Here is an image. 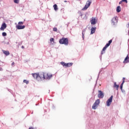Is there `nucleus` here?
I'll return each instance as SVG.
<instances>
[{
    "label": "nucleus",
    "instance_id": "f257e3e1",
    "mask_svg": "<svg viewBox=\"0 0 129 129\" xmlns=\"http://www.w3.org/2000/svg\"><path fill=\"white\" fill-rule=\"evenodd\" d=\"M32 76L35 78L37 81H41L42 79H44L45 74L44 73H39L38 74H32Z\"/></svg>",
    "mask_w": 129,
    "mask_h": 129
},
{
    "label": "nucleus",
    "instance_id": "f03ea898",
    "mask_svg": "<svg viewBox=\"0 0 129 129\" xmlns=\"http://www.w3.org/2000/svg\"><path fill=\"white\" fill-rule=\"evenodd\" d=\"M111 43H112V40H110L109 41H108V43H107L105 46L103 47L102 51H101V55L104 54L105 53V50H106V48L108 47H109V46H110V44H111Z\"/></svg>",
    "mask_w": 129,
    "mask_h": 129
},
{
    "label": "nucleus",
    "instance_id": "7ed1b4c3",
    "mask_svg": "<svg viewBox=\"0 0 129 129\" xmlns=\"http://www.w3.org/2000/svg\"><path fill=\"white\" fill-rule=\"evenodd\" d=\"M59 43L60 44H63L64 45L67 46L69 43L68 38H62L59 40Z\"/></svg>",
    "mask_w": 129,
    "mask_h": 129
},
{
    "label": "nucleus",
    "instance_id": "20e7f679",
    "mask_svg": "<svg viewBox=\"0 0 129 129\" xmlns=\"http://www.w3.org/2000/svg\"><path fill=\"white\" fill-rule=\"evenodd\" d=\"M99 103H100V99H97L94 104L93 105L92 108L93 109H96L97 108V107L98 105H99Z\"/></svg>",
    "mask_w": 129,
    "mask_h": 129
},
{
    "label": "nucleus",
    "instance_id": "39448f33",
    "mask_svg": "<svg viewBox=\"0 0 129 129\" xmlns=\"http://www.w3.org/2000/svg\"><path fill=\"white\" fill-rule=\"evenodd\" d=\"M60 63L61 64V65H62V66L63 67H66V68H68V67H71V66H72V65H73V63L72 62H69V63H65L64 62L61 61L60 62Z\"/></svg>",
    "mask_w": 129,
    "mask_h": 129
},
{
    "label": "nucleus",
    "instance_id": "423d86ee",
    "mask_svg": "<svg viewBox=\"0 0 129 129\" xmlns=\"http://www.w3.org/2000/svg\"><path fill=\"white\" fill-rule=\"evenodd\" d=\"M91 5V0H89L87 1L86 5L85 6L83 10H87V9H88V8L90 7Z\"/></svg>",
    "mask_w": 129,
    "mask_h": 129
},
{
    "label": "nucleus",
    "instance_id": "0eeeda50",
    "mask_svg": "<svg viewBox=\"0 0 129 129\" xmlns=\"http://www.w3.org/2000/svg\"><path fill=\"white\" fill-rule=\"evenodd\" d=\"M112 98H113V96H111L106 101L107 106H110L111 102H112Z\"/></svg>",
    "mask_w": 129,
    "mask_h": 129
},
{
    "label": "nucleus",
    "instance_id": "6e6552de",
    "mask_svg": "<svg viewBox=\"0 0 129 129\" xmlns=\"http://www.w3.org/2000/svg\"><path fill=\"white\" fill-rule=\"evenodd\" d=\"M53 76L51 74H44V79H47L48 80L51 79V77Z\"/></svg>",
    "mask_w": 129,
    "mask_h": 129
},
{
    "label": "nucleus",
    "instance_id": "1a4fd4ad",
    "mask_svg": "<svg viewBox=\"0 0 129 129\" xmlns=\"http://www.w3.org/2000/svg\"><path fill=\"white\" fill-rule=\"evenodd\" d=\"M116 17H113L112 20H111V24L112 25H116V23H117V19H116Z\"/></svg>",
    "mask_w": 129,
    "mask_h": 129
},
{
    "label": "nucleus",
    "instance_id": "9d476101",
    "mask_svg": "<svg viewBox=\"0 0 129 129\" xmlns=\"http://www.w3.org/2000/svg\"><path fill=\"white\" fill-rule=\"evenodd\" d=\"M99 94H98V97L99 98H103L104 95L103 93L101 90L98 91Z\"/></svg>",
    "mask_w": 129,
    "mask_h": 129
},
{
    "label": "nucleus",
    "instance_id": "9b49d317",
    "mask_svg": "<svg viewBox=\"0 0 129 129\" xmlns=\"http://www.w3.org/2000/svg\"><path fill=\"white\" fill-rule=\"evenodd\" d=\"M5 29H7V24L4 23L2 25L1 27L0 28V30L1 31H5Z\"/></svg>",
    "mask_w": 129,
    "mask_h": 129
},
{
    "label": "nucleus",
    "instance_id": "f8f14e48",
    "mask_svg": "<svg viewBox=\"0 0 129 129\" xmlns=\"http://www.w3.org/2000/svg\"><path fill=\"white\" fill-rule=\"evenodd\" d=\"M96 23H97V20L95 18L93 17L91 20V25H95Z\"/></svg>",
    "mask_w": 129,
    "mask_h": 129
},
{
    "label": "nucleus",
    "instance_id": "ddd939ff",
    "mask_svg": "<svg viewBox=\"0 0 129 129\" xmlns=\"http://www.w3.org/2000/svg\"><path fill=\"white\" fill-rule=\"evenodd\" d=\"M123 63L124 64H126L127 63H129V57L128 54L127 55V56L125 57L124 60L123 61Z\"/></svg>",
    "mask_w": 129,
    "mask_h": 129
},
{
    "label": "nucleus",
    "instance_id": "4468645a",
    "mask_svg": "<svg viewBox=\"0 0 129 129\" xmlns=\"http://www.w3.org/2000/svg\"><path fill=\"white\" fill-rule=\"evenodd\" d=\"M16 28L18 30H23V29H25V26L24 25L21 26V25H17Z\"/></svg>",
    "mask_w": 129,
    "mask_h": 129
},
{
    "label": "nucleus",
    "instance_id": "2eb2a0df",
    "mask_svg": "<svg viewBox=\"0 0 129 129\" xmlns=\"http://www.w3.org/2000/svg\"><path fill=\"white\" fill-rule=\"evenodd\" d=\"M2 52H3L4 54H5L6 56H9V55H10V51H9V50H5L3 49Z\"/></svg>",
    "mask_w": 129,
    "mask_h": 129
},
{
    "label": "nucleus",
    "instance_id": "dca6fc26",
    "mask_svg": "<svg viewBox=\"0 0 129 129\" xmlns=\"http://www.w3.org/2000/svg\"><path fill=\"white\" fill-rule=\"evenodd\" d=\"M95 31H96V27H92L91 29V35H93L95 33Z\"/></svg>",
    "mask_w": 129,
    "mask_h": 129
},
{
    "label": "nucleus",
    "instance_id": "f3484780",
    "mask_svg": "<svg viewBox=\"0 0 129 129\" xmlns=\"http://www.w3.org/2000/svg\"><path fill=\"white\" fill-rule=\"evenodd\" d=\"M114 87L116 88V90H118V88L119 87V85H116V82L114 83Z\"/></svg>",
    "mask_w": 129,
    "mask_h": 129
},
{
    "label": "nucleus",
    "instance_id": "a211bd4d",
    "mask_svg": "<svg viewBox=\"0 0 129 129\" xmlns=\"http://www.w3.org/2000/svg\"><path fill=\"white\" fill-rule=\"evenodd\" d=\"M120 11H121V8H120V6H118L116 8L117 13H120Z\"/></svg>",
    "mask_w": 129,
    "mask_h": 129
},
{
    "label": "nucleus",
    "instance_id": "6ab92c4d",
    "mask_svg": "<svg viewBox=\"0 0 129 129\" xmlns=\"http://www.w3.org/2000/svg\"><path fill=\"white\" fill-rule=\"evenodd\" d=\"M53 8H54V11H57L58 10V7L57 6V5H56V4L53 5Z\"/></svg>",
    "mask_w": 129,
    "mask_h": 129
},
{
    "label": "nucleus",
    "instance_id": "aec40b11",
    "mask_svg": "<svg viewBox=\"0 0 129 129\" xmlns=\"http://www.w3.org/2000/svg\"><path fill=\"white\" fill-rule=\"evenodd\" d=\"M24 83H26V84H29V81L26 80H24L23 81Z\"/></svg>",
    "mask_w": 129,
    "mask_h": 129
},
{
    "label": "nucleus",
    "instance_id": "412c9836",
    "mask_svg": "<svg viewBox=\"0 0 129 129\" xmlns=\"http://www.w3.org/2000/svg\"><path fill=\"white\" fill-rule=\"evenodd\" d=\"M2 36H3V37H6V36H7V33H6V32H3V33H2Z\"/></svg>",
    "mask_w": 129,
    "mask_h": 129
},
{
    "label": "nucleus",
    "instance_id": "4be33fe9",
    "mask_svg": "<svg viewBox=\"0 0 129 129\" xmlns=\"http://www.w3.org/2000/svg\"><path fill=\"white\" fill-rule=\"evenodd\" d=\"M19 2H20V0H14V3L15 4H19Z\"/></svg>",
    "mask_w": 129,
    "mask_h": 129
},
{
    "label": "nucleus",
    "instance_id": "5701e85b",
    "mask_svg": "<svg viewBox=\"0 0 129 129\" xmlns=\"http://www.w3.org/2000/svg\"><path fill=\"white\" fill-rule=\"evenodd\" d=\"M57 30L58 29L56 27L53 28V31H54V32H57Z\"/></svg>",
    "mask_w": 129,
    "mask_h": 129
},
{
    "label": "nucleus",
    "instance_id": "b1692460",
    "mask_svg": "<svg viewBox=\"0 0 129 129\" xmlns=\"http://www.w3.org/2000/svg\"><path fill=\"white\" fill-rule=\"evenodd\" d=\"M121 92H122L123 93V94H125V90L122 89L121 90Z\"/></svg>",
    "mask_w": 129,
    "mask_h": 129
},
{
    "label": "nucleus",
    "instance_id": "393cba45",
    "mask_svg": "<svg viewBox=\"0 0 129 129\" xmlns=\"http://www.w3.org/2000/svg\"><path fill=\"white\" fill-rule=\"evenodd\" d=\"M50 41L51 42H54V38H51L50 39Z\"/></svg>",
    "mask_w": 129,
    "mask_h": 129
},
{
    "label": "nucleus",
    "instance_id": "a878e982",
    "mask_svg": "<svg viewBox=\"0 0 129 129\" xmlns=\"http://www.w3.org/2000/svg\"><path fill=\"white\" fill-rule=\"evenodd\" d=\"M23 24H24V23L23 22H19L18 23V25H23Z\"/></svg>",
    "mask_w": 129,
    "mask_h": 129
},
{
    "label": "nucleus",
    "instance_id": "bb28decb",
    "mask_svg": "<svg viewBox=\"0 0 129 129\" xmlns=\"http://www.w3.org/2000/svg\"><path fill=\"white\" fill-rule=\"evenodd\" d=\"M124 2L126 4H127V0H122V2Z\"/></svg>",
    "mask_w": 129,
    "mask_h": 129
},
{
    "label": "nucleus",
    "instance_id": "cd10ccee",
    "mask_svg": "<svg viewBox=\"0 0 129 129\" xmlns=\"http://www.w3.org/2000/svg\"><path fill=\"white\" fill-rule=\"evenodd\" d=\"M84 35H85V34L83 33V32H82V38H83V40H84Z\"/></svg>",
    "mask_w": 129,
    "mask_h": 129
},
{
    "label": "nucleus",
    "instance_id": "c85d7f7f",
    "mask_svg": "<svg viewBox=\"0 0 129 129\" xmlns=\"http://www.w3.org/2000/svg\"><path fill=\"white\" fill-rule=\"evenodd\" d=\"M123 86V85H121L120 86V89L121 90V89H122V87Z\"/></svg>",
    "mask_w": 129,
    "mask_h": 129
},
{
    "label": "nucleus",
    "instance_id": "c756f323",
    "mask_svg": "<svg viewBox=\"0 0 129 129\" xmlns=\"http://www.w3.org/2000/svg\"><path fill=\"white\" fill-rule=\"evenodd\" d=\"M82 33H83V34H85V29L83 30Z\"/></svg>",
    "mask_w": 129,
    "mask_h": 129
},
{
    "label": "nucleus",
    "instance_id": "7c9ffc66",
    "mask_svg": "<svg viewBox=\"0 0 129 129\" xmlns=\"http://www.w3.org/2000/svg\"><path fill=\"white\" fill-rule=\"evenodd\" d=\"M124 83V81H122L121 85H123Z\"/></svg>",
    "mask_w": 129,
    "mask_h": 129
},
{
    "label": "nucleus",
    "instance_id": "2f4dec72",
    "mask_svg": "<svg viewBox=\"0 0 129 129\" xmlns=\"http://www.w3.org/2000/svg\"><path fill=\"white\" fill-rule=\"evenodd\" d=\"M121 4H122V1H121L119 3V5H121Z\"/></svg>",
    "mask_w": 129,
    "mask_h": 129
},
{
    "label": "nucleus",
    "instance_id": "473e14b6",
    "mask_svg": "<svg viewBox=\"0 0 129 129\" xmlns=\"http://www.w3.org/2000/svg\"><path fill=\"white\" fill-rule=\"evenodd\" d=\"M4 70L1 67H0V71H3Z\"/></svg>",
    "mask_w": 129,
    "mask_h": 129
},
{
    "label": "nucleus",
    "instance_id": "72a5a7b5",
    "mask_svg": "<svg viewBox=\"0 0 129 129\" xmlns=\"http://www.w3.org/2000/svg\"><path fill=\"white\" fill-rule=\"evenodd\" d=\"M124 80H125V78H122V81H124Z\"/></svg>",
    "mask_w": 129,
    "mask_h": 129
},
{
    "label": "nucleus",
    "instance_id": "f704fd0d",
    "mask_svg": "<svg viewBox=\"0 0 129 129\" xmlns=\"http://www.w3.org/2000/svg\"><path fill=\"white\" fill-rule=\"evenodd\" d=\"M12 66H13V65H15V62H12Z\"/></svg>",
    "mask_w": 129,
    "mask_h": 129
},
{
    "label": "nucleus",
    "instance_id": "c9c22d12",
    "mask_svg": "<svg viewBox=\"0 0 129 129\" xmlns=\"http://www.w3.org/2000/svg\"><path fill=\"white\" fill-rule=\"evenodd\" d=\"M29 129H34V128L32 127H30L29 128Z\"/></svg>",
    "mask_w": 129,
    "mask_h": 129
},
{
    "label": "nucleus",
    "instance_id": "e433bc0d",
    "mask_svg": "<svg viewBox=\"0 0 129 129\" xmlns=\"http://www.w3.org/2000/svg\"><path fill=\"white\" fill-rule=\"evenodd\" d=\"M22 48L23 49H24V48H25V47H24V46H22Z\"/></svg>",
    "mask_w": 129,
    "mask_h": 129
},
{
    "label": "nucleus",
    "instance_id": "4c0bfd02",
    "mask_svg": "<svg viewBox=\"0 0 129 129\" xmlns=\"http://www.w3.org/2000/svg\"><path fill=\"white\" fill-rule=\"evenodd\" d=\"M7 45H9L10 44V42H7Z\"/></svg>",
    "mask_w": 129,
    "mask_h": 129
},
{
    "label": "nucleus",
    "instance_id": "58836bf2",
    "mask_svg": "<svg viewBox=\"0 0 129 129\" xmlns=\"http://www.w3.org/2000/svg\"><path fill=\"white\" fill-rule=\"evenodd\" d=\"M64 3H67V1H64Z\"/></svg>",
    "mask_w": 129,
    "mask_h": 129
},
{
    "label": "nucleus",
    "instance_id": "ea45409f",
    "mask_svg": "<svg viewBox=\"0 0 129 129\" xmlns=\"http://www.w3.org/2000/svg\"><path fill=\"white\" fill-rule=\"evenodd\" d=\"M103 1H105V0H103Z\"/></svg>",
    "mask_w": 129,
    "mask_h": 129
}]
</instances>
